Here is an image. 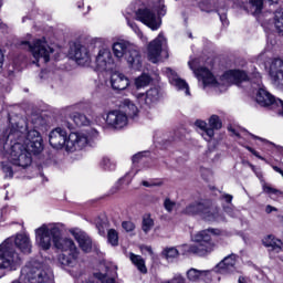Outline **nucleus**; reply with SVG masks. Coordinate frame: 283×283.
<instances>
[{
    "label": "nucleus",
    "instance_id": "5",
    "mask_svg": "<svg viewBox=\"0 0 283 283\" xmlns=\"http://www.w3.org/2000/svg\"><path fill=\"white\" fill-rule=\"evenodd\" d=\"M21 265V256L14 250V243L10 240L0 244V269L17 271Z\"/></svg>",
    "mask_w": 283,
    "mask_h": 283
},
{
    "label": "nucleus",
    "instance_id": "39",
    "mask_svg": "<svg viewBox=\"0 0 283 283\" xmlns=\"http://www.w3.org/2000/svg\"><path fill=\"white\" fill-rule=\"evenodd\" d=\"M107 240L112 247H118V232L115 229H109L107 232Z\"/></svg>",
    "mask_w": 283,
    "mask_h": 283
},
{
    "label": "nucleus",
    "instance_id": "48",
    "mask_svg": "<svg viewBox=\"0 0 283 283\" xmlns=\"http://www.w3.org/2000/svg\"><path fill=\"white\" fill-rule=\"evenodd\" d=\"M163 283H185V277L178 274V275H175L171 280L164 281Z\"/></svg>",
    "mask_w": 283,
    "mask_h": 283
},
{
    "label": "nucleus",
    "instance_id": "50",
    "mask_svg": "<svg viewBox=\"0 0 283 283\" xmlns=\"http://www.w3.org/2000/svg\"><path fill=\"white\" fill-rule=\"evenodd\" d=\"M245 149H248L250 154H253V156H255L260 160H264V157L260 156V153H258V150L253 149L251 146H247Z\"/></svg>",
    "mask_w": 283,
    "mask_h": 283
},
{
    "label": "nucleus",
    "instance_id": "53",
    "mask_svg": "<svg viewBox=\"0 0 283 283\" xmlns=\"http://www.w3.org/2000/svg\"><path fill=\"white\" fill-rule=\"evenodd\" d=\"M223 200H226V202H228V205H231V202L233 201V196L223 195Z\"/></svg>",
    "mask_w": 283,
    "mask_h": 283
},
{
    "label": "nucleus",
    "instance_id": "21",
    "mask_svg": "<svg viewBox=\"0 0 283 283\" xmlns=\"http://www.w3.org/2000/svg\"><path fill=\"white\" fill-rule=\"evenodd\" d=\"M14 245L19 251H21V253H24V255H30V253H32V241L28 234H17Z\"/></svg>",
    "mask_w": 283,
    "mask_h": 283
},
{
    "label": "nucleus",
    "instance_id": "27",
    "mask_svg": "<svg viewBox=\"0 0 283 283\" xmlns=\"http://www.w3.org/2000/svg\"><path fill=\"white\" fill-rule=\"evenodd\" d=\"M196 127L201 130V136L205 138L208 143L211 142V138L216 135L214 130L212 128H209L207 126V122L197 119L195 123Z\"/></svg>",
    "mask_w": 283,
    "mask_h": 283
},
{
    "label": "nucleus",
    "instance_id": "30",
    "mask_svg": "<svg viewBox=\"0 0 283 283\" xmlns=\"http://www.w3.org/2000/svg\"><path fill=\"white\" fill-rule=\"evenodd\" d=\"M71 120L74 122L76 127H85L87 125H90V118H87V116H85V114H81V113H73L70 116Z\"/></svg>",
    "mask_w": 283,
    "mask_h": 283
},
{
    "label": "nucleus",
    "instance_id": "14",
    "mask_svg": "<svg viewBox=\"0 0 283 283\" xmlns=\"http://www.w3.org/2000/svg\"><path fill=\"white\" fill-rule=\"evenodd\" d=\"M127 114L122 111H111L106 115V124L113 129H123L127 127Z\"/></svg>",
    "mask_w": 283,
    "mask_h": 283
},
{
    "label": "nucleus",
    "instance_id": "40",
    "mask_svg": "<svg viewBox=\"0 0 283 283\" xmlns=\"http://www.w3.org/2000/svg\"><path fill=\"white\" fill-rule=\"evenodd\" d=\"M210 129H221L222 128V122L220 120V117L218 115H212L209 119Z\"/></svg>",
    "mask_w": 283,
    "mask_h": 283
},
{
    "label": "nucleus",
    "instance_id": "10",
    "mask_svg": "<svg viewBox=\"0 0 283 283\" xmlns=\"http://www.w3.org/2000/svg\"><path fill=\"white\" fill-rule=\"evenodd\" d=\"M136 19L153 31L159 30L160 25H163L160 17L156 15V12L150 9H138L136 11Z\"/></svg>",
    "mask_w": 283,
    "mask_h": 283
},
{
    "label": "nucleus",
    "instance_id": "45",
    "mask_svg": "<svg viewBox=\"0 0 283 283\" xmlns=\"http://www.w3.org/2000/svg\"><path fill=\"white\" fill-rule=\"evenodd\" d=\"M164 207H165L166 211H168V213H171V211H174V209H176V203L174 201H171V199H166L164 201Z\"/></svg>",
    "mask_w": 283,
    "mask_h": 283
},
{
    "label": "nucleus",
    "instance_id": "31",
    "mask_svg": "<svg viewBox=\"0 0 283 283\" xmlns=\"http://www.w3.org/2000/svg\"><path fill=\"white\" fill-rule=\"evenodd\" d=\"M130 261L135 266H137L140 273H147V266H145V260H143V256L130 253Z\"/></svg>",
    "mask_w": 283,
    "mask_h": 283
},
{
    "label": "nucleus",
    "instance_id": "54",
    "mask_svg": "<svg viewBox=\"0 0 283 283\" xmlns=\"http://www.w3.org/2000/svg\"><path fill=\"white\" fill-rule=\"evenodd\" d=\"M265 211L268 213H273V211H277V208H275L273 206H266Z\"/></svg>",
    "mask_w": 283,
    "mask_h": 283
},
{
    "label": "nucleus",
    "instance_id": "18",
    "mask_svg": "<svg viewBox=\"0 0 283 283\" xmlns=\"http://www.w3.org/2000/svg\"><path fill=\"white\" fill-rule=\"evenodd\" d=\"M166 74H167L170 85H174L178 90H184L186 96L191 95V93L189 92V84H187V82L185 80L180 78L178 76V74H176V72H174V70L166 69Z\"/></svg>",
    "mask_w": 283,
    "mask_h": 283
},
{
    "label": "nucleus",
    "instance_id": "9",
    "mask_svg": "<svg viewBox=\"0 0 283 283\" xmlns=\"http://www.w3.org/2000/svg\"><path fill=\"white\" fill-rule=\"evenodd\" d=\"M269 76L272 81L274 87L283 90V60L272 59L269 61L268 65Z\"/></svg>",
    "mask_w": 283,
    "mask_h": 283
},
{
    "label": "nucleus",
    "instance_id": "12",
    "mask_svg": "<svg viewBox=\"0 0 283 283\" xmlns=\"http://www.w3.org/2000/svg\"><path fill=\"white\" fill-rule=\"evenodd\" d=\"M136 98L142 107L151 109L163 98V93H160V88L151 87L146 93H137Z\"/></svg>",
    "mask_w": 283,
    "mask_h": 283
},
{
    "label": "nucleus",
    "instance_id": "26",
    "mask_svg": "<svg viewBox=\"0 0 283 283\" xmlns=\"http://www.w3.org/2000/svg\"><path fill=\"white\" fill-rule=\"evenodd\" d=\"M207 203L200 202V201H195L190 205H188L182 213H185L186 216H202L203 211H205V207Z\"/></svg>",
    "mask_w": 283,
    "mask_h": 283
},
{
    "label": "nucleus",
    "instance_id": "16",
    "mask_svg": "<svg viewBox=\"0 0 283 283\" xmlns=\"http://www.w3.org/2000/svg\"><path fill=\"white\" fill-rule=\"evenodd\" d=\"M249 78V75H247V72L240 71V70H231L226 72L222 75L223 84L221 85L222 88H224V85L230 83H242V81H247Z\"/></svg>",
    "mask_w": 283,
    "mask_h": 283
},
{
    "label": "nucleus",
    "instance_id": "4",
    "mask_svg": "<svg viewBox=\"0 0 283 283\" xmlns=\"http://www.w3.org/2000/svg\"><path fill=\"white\" fill-rule=\"evenodd\" d=\"M113 53L116 59L125 56V60L133 70H140L143 67L140 49L127 40H119L113 43Z\"/></svg>",
    "mask_w": 283,
    "mask_h": 283
},
{
    "label": "nucleus",
    "instance_id": "3",
    "mask_svg": "<svg viewBox=\"0 0 283 283\" xmlns=\"http://www.w3.org/2000/svg\"><path fill=\"white\" fill-rule=\"evenodd\" d=\"M212 235H220V230L218 229H206L197 232L192 237L193 244H182L179 245V251L182 255H199L200 258H205V255H209L212 251H216V242L211 240Z\"/></svg>",
    "mask_w": 283,
    "mask_h": 283
},
{
    "label": "nucleus",
    "instance_id": "22",
    "mask_svg": "<svg viewBox=\"0 0 283 283\" xmlns=\"http://www.w3.org/2000/svg\"><path fill=\"white\" fill-rule=\"evenodd\" d=\"M196 76L203 81V85H212L213 87H220V83L216 81L213 73L207 67H199L195 71Z\"/></svg>",
    "mask_w": 283,
    "mask_h": 283
},
{
    "label": "nucleus",
    "instance_id": "20",
    "mask_svg": "<svg viewBox=\"0 0 283 283\" xmlns=\"http://www.w3.org/2000/svg\"><path fill=\"white\" fill-rule=\"evenodd\" d=\"M73 238H75L76 242L80 244V249L84 251L85 253H90L92 251V239L87 233L81 231V230H73L71 231Z\"/></svg>",
    "mask_w": 283,
    "mask_h": 283
},
{
    "label": "nucleus",
    "instance_id": "32",
    "mask_svg": "<svg viewBox=\"0 0 283 283\" xmlns=\"http://www.w3.org/2000/svg\"><path fill=\"white\" fill-rule=\"evenodd\" d=\"M95 226L99 235H105V230L109 228V222L107 221V218L102 217L95 220Z\"/></svg>",
    "mask_w": 283,
    "mask_h": 283
},
{
    "label": "nucleus",
    "instance_id": "2",
    "mask_svg": "<svg viewBox=\"0 0 283 283\" xmlns=\"http://www.w3.org/2000/svg\"><path fill=\"white\" fill-rule=\"evenodd\" d=\"M35 242L43 251L50 250L53 242L55 249L62 251L57 256L61 266L74 269L78 264L80 252L76 243L70 238H62L61 228L56 223L42 224L35 229Z\"/></svg>",
    "mask_w": 283,
    "mask_h": 283
},
{
    "label": "nucleus",
    "instance_id": "61",
    "mask_svg": "<svg viewBox=\"0 0 283 283\" xmlns=\"http://www.w3.org/2000/svg\"><path fill=\"white\" fill-rule=\"evenodd\" d=\"M143 186H144V187H149V182L143 181Z\"/></svg>",
    "mask_w": 283,
    "mask_h": 283
},
{
    "label": "nucleus",
    "instance_id": "28",
    "mask_svg": "<svg viewBox=\"0 0 283 283\" xmlns=\"http://www.w3.org/2000/svg\"><path fill=\"white\" fill-rule=\"evenodd\" d=\"M263 244L270 249V251H274V253H280V251H282V241L273 235H268L264 238Z\"/></svg>",
    "mask_w": 283,
    "mask_h": 283
},
{
    "label": "nucleus",
    "instance_id": "49",
    "mask_svg": "<svg viewBox=\"0 0 283 283\" xmlns=\"http://www.w3.org/2000/svg\"><path fill=\"white\" fill-rule=\"evenodd\" d=\"M245 149H248L250 154H253V156H255L260 160H264V157L260 156V153H258V150L253 149L251 146H247Z\"/></svg>",
    "mask_w": 283,
    "mask_h": 283
},
{
    "label": "nucleus",
    "instance_id": "64",
    "mask_svg": "<svg viewBox=\"0 0 283 283\" xmlns=\"http://www.w3.org/2000/svg\"><path fill=\"white\" fill-rule=\"evenodd\" d=\"M189 38H190V39H192V35H191V33L189 34Z\"/></svg>",
    "mask_w": 283,
    "mask_h": 283
},
{
    "label": "nucleus",
    "instance_id": "57",
    "mask_svg": "<svg viewBox=\"0 0 283 283\" xmlns=\"http://www.w3.org/2000/svg\"><path fill=\"white\" fill-rule=\"evenodd\" d=\"M142 158V155L140 154H137L133 157V163H138Z\"/></svg>",
    "mask_w": 283,
    "mask_h": 283
},
{
    "label": "nucleus",
    "instance_id": "58",
    "mask_svg": "<svg viewBox=\"0 0 283 283\" xmlns=\"http://www.w3.org/2000/svg\"><path fill=\"white\" fill-rule=\"evenodd\" d=\"M3 51L0 50V67H3Z\"/></svg>",
    "mask_w": 283,
    "mask_h": 283
},
{
    "label": "nucleus",
    "instance_id": "15",
    "mask_svg": "<svg viewBox=\"0 0 283 283\" xmlns=\"http://www.w3.org/2000/svg\"><path fill=\"white\" fill-rule=\"evenodd\" d=\"M165 41V35L159 33L158 36L151 41L148 45V60L150 63H158L160 61V53L163 52V42Z\"/></svg>",
    "mask_w": 283,
    "mask_h": 283
},
{
    "label": "nucleus",
    "instance_id": "63",
    "mask_svg": "<svg viewBox=\"0 0 283 283\" xmlns=\"http://www.w3.org/2000/svg\"><path fill=\"white\" fill-rule=\"evenodd\" d=\"M188 65H190V69L193 70V66H191V62H188Z\"/></svg>",
    "mask_w": 283,
    "mask_h": 283
},
{
    "label": "nucleus",
    "instance_id": "41",
    "mask_svg": "<svg viewBox=\"0 0 283 283\" xmlns=\"http://www.w3.org/2000/svg\"><path fill=\"white\" fill-rule=\"evenodd\" d=\"M128 25L129 28H132V30L135 31V34H137V36H139V39H142V41L146 43L147 39L143 35V31H140V28H138V24L135 22L128 21Z\"/></svg>",
    "mask_w": 283,
    "mask_h": 283
},
{
    "label": "nucleus",
    "instance_id": "17",
    "mask_svg": "<svg viewBox=\"0 0 283 283\" xmlns=\"http://www.w3.org/2000/svg\"><path fill=\"white\" fill-rule=\"evenodd\" d=\"M95 64L96 70L99 72L109 70V65L112 64V52L107 49H101L95 57Z\"/></svg>",
    "mask_w": 283,
    "mask_h": 283
},
{
    "label": "nucleus",
    "instance_id": "52",
    "mask_svg": "<svg viewBox=\"0 0 283 283\" xmlns=\"http://www.w3.org/2000/svg\"><path fill=\"white\" fill-rule=\"evenodd\" d=\"M158 14L160 17H165V14H167V8L165 7V4H160L159 10H158Z\"/></svg>",
    "mask_w": 283,
    "mask_h": 283
},
{
    "label": "nucleus",
    "instance_id": "62",
    "mask_svg": "<svg viewBox=\"0 0 283 283\" xmlns=\"http://www.w3.org/2000/svg\"><path fill=\"white\" fill-rule=\"evenodd\" d=\"M83 6V2L77 3V8H81Z\"/></svg>",
    "mask_w": 283,
    "mask_h": 283
},
{
    "label": "nucleus",
    "instance_id": "43",
    "mask_svg": "<svg viewBox=\"0 0 283 283\" xmlns=\"http://www.w3.org/2000/svg\"><path fill=\"white\" fill-rule=\"evenodd\" d=\"M224 213L230 216V218H238V210L233 207V205L224 206L223 207Z\"/></svg>",
    "mask_w": 283,
    "mask_h": 283
},
{
    "label": "nucleus",
    "instance_id": "44",
    "mask_svg": "<svg viewBox=\"0 0 283 283\" xmlns=\"http://www.w3.org/2000/svg\"><path fill=\"white\" fill-rule=\"evenodd\" d=\"M263 191L265 193H270V195H274V196H283V192L281 190L275 189V188H273L271 186H268V185L263 186Z\"/></svg>",
    "mask_w": 283,
    "mask_h": 283
},
{
    "label": "nucleus",
    "instance_id": "25",
    "mask_svg": "<svg viewBox=\"0 0 283 283\" xmlns=\"http://www.w3.org/2000/svg\"><path fill=\"white\" fill-rule=\"evenodd\" d=\"M219 273H233L235 271V254L226 256L218 265Z\"/></svg>",
    "mask_w": 283,
    "mask_h": 283
},
{
    "label": "nucleus",
    "instance_id": "13",
    "mask_svg": "<svg viewBox=\"0 0 283 283\" xmlns=\"http://www.w3.org/2000/svg\"><path fill=\"white\" fill-rule=\"evenodd\" d=\"M67 132L61 127L51 130L49 135V143L53 149H66L67 147Z\"/></svg>",
    "mask_w": 283,
    "mask_h": 283
},
{
    "label": "nucleus",
    "instance_id": "8",
    "mask_svg": "<svg viewBox=\"0 0 283 283\" xmlns=\"http://www.w3.org/2000/svg\"><path fill=\"white\" fill-rule=\"evenodd\" d=\"M20 280H24L28 283H52V274L48 273L45 270L40 269L35 265H25L21 270Z\"/></svg>",
    "mask_w": 283,
    "mask_h": 283
},
{
    "label": "nucleus",
    "instance_id": "34",
    "mask_svg": "<svg viewBox=\"0 0 283 283\" xmlns=\"http://www.w3.org/2000/svg\"><path fill=\"white\" fill-rule=\"evenodd\" d=\"M274 25L279 34H283V12L276 11L274 13Z\"/></svg>",
    "mask_w": 283,
    "mask_h": 283
},
{
    "label": "nucleus",
    "instance_id": "51",
    "mask_svg": "<svg viewBox=\"0 0 283 283\" xmlns=\"http://www.w3.org/2000/svg\"><path fill=\"white\" fill-rule=\"evenodd\" d=\"M251 136H252V138H255V140H261V143H266L268 145H273V147H275V144L272 143V142H269V140H266V139H264L262 137H258L255 135H251Z\"/></svg>",
    "mask_w": 283,
    "mask_h": 283
},
{
    "label": "nucleus",
    "instance_id": "33",
    "mask_svg": "<svg viewBox=\"0 0 283 283\" xmlns=\"http://www.w3.org/2000/svg\"><path fill=\"white\" fill-rule=\"evenodd\" d=\"M151 83V76L147 74H142L135 80V86L137 90H143V87H147Z\"/></svg>",
    "mask_w": 283,
    "mask_h": 283
},
{
    "label": "nucleus",
    "instance_id": "23",
    "mask_svg": "<svg viewBox=\"0 0 283 283\" xmlns=\"http://www.w3.org/2000/svg\"><path fill=\"white\" fill-rule=\"evenodd\" d=\"M111 85L113 90H127L129 87V78L123 73L115 72L111 75Z\"/></svg>",
    "mask_w": 283,
    "mask_h": 283
},
{
    "label": "nucleus",
    "instance_id": "1",
    "mask_svg": "<svg viewBox=\"0 0 283 283\" xmlns=\"http://www.w3.org/2000/svg\"><path fill=\"white\" fill-rule=\"evenodd\" d=\"M43 151V138L38 130H29L28 126L17 125L7 132L0 139V154L8 158L15 167H30L32 165V154Z\"/></svg>",
    "mask_w": 283,
    "mask_h": 283
},
{
    "label": "nucleus",
    "instance_id": "37",
    "mask_svg": "<svg viewBox=\"0 0 283 283\" xmlns=\"http://www.w3.org/2000/svg\"><path fill=\"white\" fill-rule=\"evenodd\" d=\"M142 229L145 233H149L154 229V219L149 214L144 216Z\"/></svg>",
    "mask_w": 283,
    "mask_h": 283
},
{
    "label": "nucleus",
    "instance_id": "11",
    "mask_svg": "<svg viewBox=\"0 0 283 283\" xmlns=\"http://www.w3.org/2000/svg\"><path fill=\"white\" fill-rule=\"evenodd\" d=\"M70 55L77 65L87 66L92 63V53H90V49L81 43H74L71 46Z\"/></svg>",
    "mask_w": 283,
    "mask_h": 283
},
{
    "label": "nucleus",
    "instance_id": "42",
    "mask_svg": "<svg viewBox=\"0 0 283 283\" xmlns=\"http://www.w3.org/2000/svg\"><path fill=\"white\" fill-rule=\"evenodd\" d=\"M2 171L4 174V178H13V176H14L12 166L8 163H2Z\"/></svg>",
    "mask_w": 283,
    "mask_h": 283
},
{
    "label": "nucleus",
    "instance_id": "19",
    "mask_svg": "<svg viewBox=\"0 0 283 283\" xmlns=\"http://www.w3.org/2000/svg\"><path fill=\"white\" fill-rule=\"evenodd\" d=\"M201 216L208 222H224V217L220 214V209L216 206L206 203Z\"/></svg>",
    "mask_w": 283,
    "mask_h": 283
},
{
    "label": "nucleus",
    "instance_id": "38",
    "mask_svg": "<svg viewBox=\"0 0 283 283\" xmlns=\"http://www.w3.org/2000/svg\"><path fill=\"white\" fill-rule=\"evenodd\" d=\"M101 167L105 171H114L116 169V164L112 159L104 157L101 161Z\"/></svg>",
    "mask_w": 283,
    "mask_h": 283
},
{
    "label": "nucleus",
    "instance_id": "47",
    "mask_svg": "<svg viewBox=\"0 0 283 283\" xmlns=\"http://www.w3.org/2000/svg\"><path fill=\"white\" fill-rule=\"evenodd\" d=\"M122 227H123V229H125V231H128V232L134 231V229H136V226L132 221H124L122 223Z\"/></svg>",
    "mask_w": 283,
    "mask_h": 283
},
{
    "label": "nucleus",
    "instance_id": "7",
    "mask_svg": "<svg viewBox=\"0 0 283 283\" xmlns=\"http://www.w3.org/2000/svg\"><path fill=\"white\" fill-rule=\"evenodd\" d=\"M21 45H27L28 50L31 52L32 56L35 61H43V63L50 62V54L54 53V49H52L45 38L36 39L32 44L30 42L24 41Z\"/></svg>",
    "mask_w": 283,
    "mask_h": 283
},
{
    "label": "nucleus",
    "instance_id": "55",
    "mask_svg": "<svg viewBox=\"0 0 283 283\" xmlns=\"http://www.w3.org/2000/svg\"><path fill=\"white\" fill-rule=\"evenodd\" d=\"M64 127H66L67 129H74L75 126L71 122H65Z\"/></svg>",
    "mask_w": 283,
    "mask_h": 283
},
{
    "label": "nucleus",
    "instance_id": "35",
    "mask_svg": "<svg viewBox=\"0 0 283 283\" xmlns=\"http://www.w3.org/2000/svg\"><path fill=\"white\" fill-rule=\"evenodd\" d=\"M163 255L165 259L169 260H174L176 258H178L180 255V251H178V249L176 248H166L163 251Z\"/></svg>",
    "mask_w": 283,
    "mask_h": 283
},
{
    "label": "nucleus",
    "instance_id": "24",
    "mask_svg": "<svg viewBox=\"0 0 283 283\" xmlns=\"http://www.w3.org/2000/svg\"><path fill=\"white\" fill-rule=\"evenodd\" d=\"M211 271L210 270H198L191 268L187 271V277L190 282H200V280H211Z\"/></svg>",
    "mask_w": 283,
    "mask_h": 283
},
{
    "label": "nucleus",
    "instance_id": "56",
    "mask_svg": "<svg viewBox=\"0 0 283 283\" xmlns=\"http://www.w3.org/2000/svg\"><path fill=\"white\" fill-rule=\"evenodd\" d=\"M272 169H274L276 171V174H281V176H283V170L282 168L277 167V166H273Z\"/></svg>",
    "mask_w": 283,
    "mask_h": 283
},
{
    "label": "nucleus",
    "instance_id": "46",
    "mask_svg": "<svg viewBox=\"0 0 283 283\" xmlns=\"http://www.w3.org/2000/svg\"><path fill=\"white\" fill-rule=\"evenodd\" d=\"M94 277L99 280L102 283H116V281H114V279H108L106 281H103V280H105L106 275L101 272L94 273Z\"/></svg>",
    "mask_w": 283,
    "mask_h": 283
},
{
    "label": "nucleus",
    "instance_id": "60",
    "mask_svg": "<svg viewBox=\"0 0 283 283\" xmlns=\"http://www.w3.org/2000/svg\"><path fill=\"white\" fill-rule=\"evenodd\" d=\"M269 3H277L280 0H268Z\"/></svg>",
    "mask_w": 283,
    "mask_h": 283
},
{
    "label": "nucleus",
    "instance_id": "29",
    "mask_svg": "<svg viewBox=\"0 0 283 283\" xmlns=\"http://www.w3.org/2000/svg\"><path fill=\"white\" fill-rule=\"evenodd\" d=\"M122 108L128 118H136L138 116V107L130 99H124Z\"/></svg>",
    "mask_w": 283,
    "mask_h": 283
},
{
    "label": "nucleus",
    "instance_id": "59",
    "mask_svg": "<svg viewBox=\"0 0 283 283\" xmlns=\"http://www.w3.org/2000/svg\"><path fill=\"white\" fill-rule=\"evenodd\" d=\"M238 282L239 283H247V279H244V276H240Z\"/></svg>",
    "mask_w": 283,
    "mask_h": 283
},
{
    "label": "nucleus",
    "instance_id": "6",
    "mask_svg": "<svg viewBox=\"0 0 283 283\" xmlns=\"http://www.w3.org/2000/svg\"><path fill=\"white\" fill-rule=\"evenodd\" d=\"M98 137V130L92 128L85 133H71L66 140V151H81L87 147L90 140Z\"/></svg>",
    "mask_w": 283,
    "mask_h": 283
},
{
    "label": "nucleus",
    "instance_id": "36",
    "mask_svg": "<svg viewBox=\"0 0 283 283\" xmlns=\"http://www.w3.org/2000/svg\"><path fill=\"white\" fill-rule=\"evenodd\" d=\"M253 14H260L264 8L263 0H249Z\"/></svg>",
    "mask_w": 283,
    "mask_h": 283
}]
</instances>
